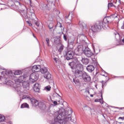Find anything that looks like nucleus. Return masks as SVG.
<instances>
[{
	"label": "nucleus",
	"mask_w": 124,
	"mask_h": 124,
	"mask_svg": "<svg viewBox=\"0 0 124 124\" xmlns=\"http://www.w3.org/2000/svg\"><path fill=\"white\" fill-rule=\"evenodd\" d=\"M113 22V16H108L105 17L102 21H99L96 23L94 26L91 27V31L93 32H96L99 31L101 30V27L102 28H105L106 27V24L107 23H112Z\"/></svg>",
	"instance_id": "obj_1"
},
{
	"label": "nucleus",
	"mask_w": 124,
	"mask_h": 124,
	"mask_svg": "<svg viewBox=\"0 0 124 124\" xmlns=\"http://www.w3.org/2000/svg\"><path fill=\"white\" fill-rule=\"evenodd\" d=\"M54 122L61 124H67L68 121H71V114L64 115L63 113L59 114L58 111L54 112Z\"/></svg>",
	"instance_id": "obj_2"
},
{
	"label": "nucleus",
	"mask_w": 124,
	"mask_h": 124,
	"mask_svg": "<svg viewBox=\"0 0 124 124\" xmlns=\"http://www.w3.org/2000/svg\"><path fill=\"white\" fill-rule=\"evenodd\" d=\"M38 79V74L36 73H32L30 77V80L32 83H34Z\"/></svg>",
	"instance_id": "obj_3"
},
{
	"label": "nucleus",
	"mask_w": 124,
	"mask_h": 124,
	"mask_svg": "<svg viewBox=\"0 0 124 124\" xmlns=\"http://www.w3.org/2000/svg\"><path fill=\"white\" fill-rule=\"evenodd\" d=\"M82 79L85 82H90L91 81V77L86 73L82 74Z\"/></svg>",
	"instance_id": "obj_4"
},
{
	"label": "nucleus",
	"mask_w": 124,
	"mask_h": 124,
	"mask_svg": "<svg viewBox=\"0 0 124 124\" xmlns=\"http://www.w3.org/2000/svg\"><path fill=\"white\" fill-rule=\"evenodd\" d=\"M73 56H74V53L72 51V50L68 51L66 54V58L68 60L73 59Z\"/></svg>",
	"instance_id": "obj_5"
},
{
	"label": "nucleus",
	"mask_w": 124,
	"mask_h": 124,
	"mask_svg": "<svg viewBox=\"0 0 124 124\" xmlns=\"http://www.w3.org/2000/svg\"><path fill=\"white\" fill-rule=\"evenodd\" d=\"M32 72H39L41 69V66L40 65H35L32 67Z\"/></svg>",
	"instance_id": "obj_6"
},
{
	"label": "nucleus",
	"mask_w": 124,
	"mask_h": 124,
	"mask_svg": "<svg viewBox=\"0 0 124 124\" xmlns=\"http://www.w3.org/2000/svg\"><path fill=\"white\" fill-rule=\"evenodd\" d=\"M84 54L86 57H88V58H91L92 56L93 55V52H92V50L90 49L89 48L88 49H86L84 51Z\"/></svg>",
	"instance_id": "obj_7"
},
{
	"label": "nucleus",
	"mask_w": 124,
	"mask_h": 124,
	"mask_svg": "<svg viewBox=\"0 0 124 124\" xmlns=\"http://www.w3.org/2000/svg\"><path fill=\"white\" fill-rule=\"evenodd\" d=\"M24 79H25V77L20 76L17 79L15 80L16 84L17 85H19L20 83H22V81H23Z\"/></svg>",
	"instance_id": "obj_8"
},
{
	"label": "nucleus",
	"mask_w": 124,
	"mask_h": 124,
	"mask_svg": "<svg viewBox=\"0 0 124 124\" xmlns=\"http://www.w3.org/2000/svg\"><path fill=\"white\" fill-rule=\"evenodd\" d=\"M83 75V72L82 71L77 69L75 72V76L76 77H81Z\"/></svg>",
	"instance_id": "obj_9"
},
{
	"label": "nucleus",
	"mask_w": 124,
	"mask_h": 124,
	"mask_svg": "<svg viewBox=\"0 0 124 124\" xmlns=\"http://www.w3.org/2000/svg\"><path fill=\"white\" fill-rule=\"evenodd\" d=\"M33 90L36 93H39V83H36L34 84Z\"/></svg>",
	"instance_id": "obj_10"
},
{
	"label": "nucleus",
	"mask_w": 124,
	"mask_h": 124,
	"mask_svg": "<svg viewBox=\"0 0 124 124\" xmlns=\"http://www.w3.org/2000/svg\"><path fill=\"white\" fill-rule=\"evenodd\" d=\"M86 69L89 71V72H93V71L94 70V66L92 65H89L87 66Z\"/></svg>",
	"instance_id": "obj_11"
},
{
	"label": "nucleus",
	"mask_w": 124,
	"mask_h": 124,
	"mask_svg": "<svg viewBox=\"0 0 124 124\" xmlns=\"http://www.w3.org/2000/svg\"><path fill=\"white\" fill-rule=\"evenodd\" d=\"M31 102L33 105V106H37L39 105V102L36 99H32L31 100Z\"/></svg>",
	"instance_id": "obj_12"
},
{
	"label": "nucleus",
	"mask_w": 124,
	"mask_h": 124,
	"mask_svg": "<svg viewBox=\"0 0 124 124\" xmlns=\"http://www.w3.org/2000/svg\"><path fill=\"white\" fill-rule=\"evenodd\" d=\"M39 107H40L41 109L44 110V109H46V105H45L44 102H40L39 104Z\"/></svg>",
	"instance_id": "obj_13"
},
{
	"label": "nucleus",
	"mask_w": 124,
	"mask_h": 124,
	"mask_svg": "<svg viewBox=\"0 0 124 124\" xmlns=\"http://www.w3.org/2000/svg\"><path fill=\"white\" fill-rule=\"evenodd\" d=\"M82 51L83 48H82V46H78V47L75 49V52H76V53H82Z\"/></svg>",
	"instance_id": "obj_14"
},
{
	"label": "nucleus",
	"mask_w": 124,
	"mask_h": 124,
	"mask_svg": "<svg viewBox=\"0 0 124 124\" xmlns=\"http://www.w3.org/2000/svg\"><path fill=\"white\" fill-rule=\"evenodd\" d=\"M69 65H70L72 69L74 68H76V66L77 65V62H70L69 63Z\"/></svg>",
	"instance_id": "obj_15"
},
{
	"label": "nucleus",
	"mask_w": 124,
	"mask_h": 124,
	"mask_svg": "<svg viewBox=\"0 0 124 124\" xmlns=\"http://www.w3.org/2000/svg\"><path fill=\"white\" fill-rule=\"evenodd\" d=\"M44 77L46 78V79H50L51 78V74L49 73V72H47L44 75Z\"/></svg>",
	"instance_id": "obj_16"
},
{
	"label": "nucleus",
	"mask_w": 124,
	"mask_h": 124,
	"mask_svg": "<svg viewBox=\"0 0 124 124\" xmlns=\"http://www.w3.org/2000/svg\"><path fill=\"white\" fill-rule=\"evenodd\" d=\"M76 68H78V69H82L83 68V65L80 63L79 62L77 61Z\"/></svg>",
	"instance_id": "obj_17"
},
{
	"label": "nucleus",
	"mask_w": 124,
	"mask_h": 124,
	"mask_svg": "<svg viewBox=\"0 0 124 124\" xmlns=\"http://www.w3.org/2000/svg\"><path fill=\"white\" fill-rule=\"evenodd\" d=\"M22 85L24 88H29L30 86V83L28 81H24L22 82Z\"/></svg>",
	"instance_id": "obj_18"
},
{
	"label": "nucleus",
	"mask_w": 124,
	"mask_h": 124,
	"mask_svg": "<svg viewBox=\"0 0 124 124\" xmlns=\"http://www.w3.org/2000/svg\"><path fill=\"white\" fill-rule=\"evenodd\" d=\"M40 71H41V73H43V74H45V73L48 72V69L46 67H44L40 69Z\"/></svg>",
	"instance_id": "obj_19"
},
{
	"label": "nucleus",
	"mask_w": 124,
	"mask_h": 124,
	"mask_svg": "<svg viewBox=\"0 0 124 124\" xmlns=\"http://www.w3.org/2000/svg\"><path fill=\"white\" fill-rule=\"evenodd\" d=\"M83 64H88L89 63V60L87 58H82L81 60Z\"/></svg>",
	"instance_id": "obj_20"
},
{
	"label": "nucleus",
	"mask_w": 124,
	"mask_h": 124,
	"mask_svg": "<svg viewBox=\"0 0 124 124\" xmlns=\"http://www.w3.org/2000/svg\"><path fill=\"white\" fill-rule=\"evenodd\" d=\"M21 108H30V107L29 106V104L25 103L21 105Z\"/></svg>",
	"instance_id": "obj_21"
},
{
	"label": "nucleus",
	"mask_w": 124,
	"mask_h": 124,
	"mask_svg": "<svg viewBox=\"0 0 124 124\" xmlns=\"http://www.w3.org/2000/svg\"><path fill=\"white\" fill-rule=\"evenodd\" d=\"M5 121V117L4 115L0 114V122H4Z\"/></svg>",
	"instance_id": "obj_22"
},
{
	"label": "nucleus",
	"mask_w": 124,
	"mask_h": 124,
	"mask_svg": "<svg viewBox=\"0 0 124 124\" xmlns=\"http://www.w3.org/2000/svg\"><path fill=\"white\" fill-rule=\"evenodd\" d=\"M44 91H46V92H50L51 91V86L49 85L46 86L44 88Z\"/></svg>",
	"instance_id": "obj_23"
},
{
	"label": "nucleus",
	"mask_w": 124,
	"mask_h": 124,
	"mask_svg": "<svg viewBox=\"0 0 124 124\" xmlns=\"http://www.w3.org/2000/svg\"><path fill=\"white\" fill-rule=\"evenodd\" d=\"M83 111H89L90 110L91 108H90V107H89L88 106H85L84 107H83V108H82Z\"/></svg>",
	"instance_id": "obj_24"
},
{
	"label": "nucleus",
	"mask_w": 124,
	"mask_h": 124,
	"mask_svg": "<svg viewBox=\"0 0 124 124\" xmlns=\"http://www.w3.org/2000/svg\"><path fill=\"white\" fill-rule=\"evenodd\" d=\"M31 99V97H30V96L27 95H24L22 96V99Z\"/></svg>",
	"instance_id": "obj_25"
},
{
	"label": "nucleus",
	"mask_w": 124,
	"mask_h": 124,
	"mask_svg": "<svg viewBox=\"0 0 124 124\" xmlns=\"http://www.w3.org/2000/svg\"><path fill=\"white\" fill-rule=\"evenodd\" d=\"M66 21L65 22L67 23V24H70L71 23V19H68V16H66Z\"/></svg>",
	"instance_id": "obj_26"
},
{
	"label": "nucleus",
	"mask_w": 124,
	"mask_h": 124,
	"mask_svg": "<svg viewBox=\"0 0 124 124\" xmlns=\"http://www.w3.org/2000/svg\"><path fill=\"white\" fill-rule=\"evenodd\" d=\"M101 99H99V102L101 103V104H103V97L102 96V93L101 95Z\"/></svg>",
	"instance_id": "obj_27"
},
{
	"label": "nucleus",
	"mask_w": 124,
	"mask_h": 124,
	"mask_svg": "<svg viewBox=\"0 0 124 124\" xmlns=\"http://www.w3.org/2000/svg\"><path fill=\"white\" fill-rule=\"evenodd\" d=\"M22 73V72L21 71H16L15 72V75H20Z\"/></svg>",
	"instance_id": "obj_28"
},
{
	"label": "nucleus",
	"mask_w": 124,
	"mask_h": 124,
	"mask_svg": "<svg viewBox=\"0 0 124 124\" xmlns=\"http://www.w3.org/2000/svg\"><path fill=\"white\" fill-rule=\"evenodd\" d=\"M62 50H63V45H62L59 49V52H60V53H61V52L62 51Z\"/></svg>",
	"instance_id": "obj_29"
},
{
	"label": "nucleus",
	"mask_w": 124,
	"mask_h": 124,
	"mask_svg": "<svg viewBox=\"0 0 124 124\" xmlns=\"http://www.w3.org/2000/svg\"><path fill=\"white\" fill-rule=\"evenodd\" d=\"M63 34H64L63 39L65 40V41H67V36L63 33Z\"/></svg>",
	"instance_id": "obj_30"
},
{
	"label": "nucleus",
	"mask_w": 124,
	"mask_h": 124,
	"mask_svg": "<svg viewBox=\"0 0 124 124\" xmlns=\"http://www.w3.org/2000/svg\"><path fill=\"white\" fill-rule=\"evenodd\" d=\"M59 102V103H58ZM53 104H54V105H58V104H60V101H58V102L57 101H54L53 102Z\"/></svg>",
	"instance_id": "obj_31"
},
{
	"label": "nucleus",
	"mask_w": 124,
	"mask_h": 124,
	"mask_svg": "<svg viewBox=\"0 0 124 124\" xmlns=\"http://www.w3.org/2000/svg\"><path fill=\"white\" fill-rule=\"evenodd\" d=\"M50 39L48 38H46V44L48 46H49V41Z\"/></svg>",
	"instance_id": "obj_32"
},
{
	"label": "nucleus",
	"mask_w": 124,
	"mask_h": 124,
	"mask_svg": "<svg viewBox=\"0 0 124 124\" xmlns=\"http://www.w3.org/2000/svg\"><path fill=\"white\" fill-rule=\"evenodd\" d=\"M114 4H113V3H109L108 5V7H112V6H113Z\"/></svg>",
	"instance_id": "obj_33"
},
{
	"label": "nucleus",
	"mask_w": 124,
	"mask_h": 124,
	"mask_svg": "<svg viewBox=\"0 0 124 124\" xmlns=\"http://www.w3.org/2000/svg\"><path fill=\"white\" fill-rule=\"evenodd\" d=\"M73 82H74V83H75L76 84H78V83H79V80H76V79H73Z\"/></svg>",
	"instance_id": "obj_34"
},
{
	"label": "nucleus",
	"mask_w": 124,
	"mask_h": 124,
	"mask_svg": "<svg viewBox=\"0 0 124 124\" xmlns=\"http://www.w3.org/2000/svg\"><path fill=\"white\" fill-rule=\"evenodd\" d=\"M27 23H28V24L29 25V26H30V27H31L32 26V24L31 23V21H27Z\"/></svg>",
	"instance_id": "obj_35"
},
{
	"label": "nucleus",
	"mask_w": 124,
	"mask_h": 124,
	"mask_svg": "<svg viewBox=\"0 0 124 124\" xmlns=\"http://www.w3.org/2000/svg\"><path fill=\"white\" fill-rule=\"evenodd\" d=\"M49 29H53V24H50L48 25Z\"/></svg>",
	"instance_id": "obj_36"
},
{
	"label": "nucleus",
	"mask_w": 124,
	"mask_h": 124,
	"mask_svg": "<svg viewBox=\"0 0 124 124\" xmlns=\"http://www.w3.org/2000/svg\"><path fill=\"white\" fill-rule=\"evenodd\" d=\"M58 60H59V59H58V58H54V60L55 61V62H58Z\"/></svg>",
	"instance_id": "obj_37"
},
{
	"label": "nucleus",
	"mask_w": 124,
	"mask_h": 124,
	"mask_svg": "<svg viewBox=\"0 0 124 124\" xmlns=\"http://www.w3.org/2000/svg\"><path fill=\"white\" fill-rule=\"evenodd\" d=\"M35 25L37 26V27H39V23L38 22H35Z\"/></svg>",
	"instance_id": "obj_38"
},
{
	"label": "nucleus",
	"mask_w": 124,
	"mask_h": 124,
	"mask_svg": "<svg viewBox=\"0 0 124 124\" xmlns=\"http://www.w3.org/2000/svg\"><path fill=\"white\" fill-rule=\"evenodd\" d=\"M70 46H72V47H71V48L72 49V48H73V45H71V44H69V45H68L69 48H70Z\"/></svg>",
	"instance_id": "obj_39"
},
{
	"label": "nucleus",
	"mask_w": 124,
	"mask_h": 124,
	"mask_svg": "<svg viewBox=\"0 0 124 124\" xmlns=\"http://www.w3.org/2000/svg\"><path fill=\"white\" fill-rule=\"evenodd\" d=\"M95 102H99V99H95Z\"/></svg>",
	"instance_id": "obj_40"
},
{
	"label": "nucleus",
	"mask_w": 124,
	"mask_h": 124,
	"mask_svg": "<svg viewBox=\"0 0 124 124\" xmlns=\"http://www.w3.org/2000/svg\"><path fill=\"white\" fill-rule=\"evenodd\" d=\"M116 35V37H120V34L119 33H117L116 34H115Z\"/></svg>",
	"instance_id": "obj_41"
},
{
	"label": "nucleus",
	"mask_w": 124,
	"mask_h": 124,
	"mask_svg": "<svg viewBox=\"0 0 124 124\" xmlns=\"http://www.w3.org/2000/svg\"><path fill=\"white\" fill-rule=\"evenodd\" d=\"M119 119H120V120H124V117H120L119 118Z\"/></svg>",
	"instance_id": "obj_42"
},
{
	"label": "nucleus",
	"mask_w": 124,
	"mask_h": 124,
	"mask_svg": "<svg viewBox=\"0 0 124 124\" xmlns=\"http://www.w3.org/2000/svg\"><path fill=\"white\" fill-rule=\"evenodd\" d=\"M103 82H104V81H101V83H102V87H103V86H104V84H103Z\"/></svg>",
	"instance_id": "obj_43"
},
{
	"label": "nucleus",
	"mask_w": 124,
	"mask_h": 124,
	"mask_svg": "<svg viewBox=\"0 0 124 124\" xmlns=\"http://www.w3.org/2000/svg\"><path fill=\"white\" fill-rule=\"evenodd\" d=\"M86 93H89V94H90V91H86Z\"/></svg>",
	"instance_id": "obj_44"
},
{
	"label": "nucleus",
	"mask_w": 124,
	"mask_h": 124,
	"mask_svg": "<svg viewBox=\"0 0 124 124\" xmlns=\"http://www.w3.org/2000/svg\"><path fill=\"white\" fill-rule=\"evenodd\" d=\"M59 24L60 25V28H62V24H61L60 23H59Z\"/></svg>",
	"instance_id": "obj_45"
},
{
	"label": "nucleus",
	"mask_w": 124,
	"mask_h": 124,
	"mask_svg": "<svg viewBox=\"0 0 124 124\" xmlns=\"http://www.w3.org/2000/svg\"><path fill=\"white\" fill-rule=\"evenodd\" d=\"M90 95H91V97H93V95L91 94Z\"/></svg>",
	"instance_id": "obj_46"
},
{
	"label": "nucleus",
	"mask_w": 124,
	"mask_h": 124,
	"mask_svg": "<svg viewBox=\"0 0 124 124\" xmlns=\"http://www.w3.org/2000/svg\"><path fill=\"white\" fill-rule=\"evenodd\" d=\"M122 42H123L124 43V38L123 39H122Z\"/></svg>",
	"instance_id": "obj_47"
},
{
	"label": "nucleus",
	"mask_w": 124,
	"mask_h": 124,
	"mask_svg": "<svg viewBox=\"0 0 124 124\" xmlns=\"http://www.w3.org/2000/svg\"><path fill=\"white\" fill-rule=\"evenodd\" d=\"M9 124H12V122H9Z\"/></svg>",
	"instance_id": "obj_48"
},
{
	"label": "nucleus",
	"mask_w": 124,
	"mask_h": 124,
	"mask_svg": "<svg viewBox=\"0 0 124 124\" xmlns=\"http://www.w3.org/2000/svg\"><path fill=\"white\" fill-rule=\"evenodd\" d=\"M30 3H31V0H30Z\"/></svg>",
	"instance_id": "obj_49"
},
{
	"label": "nucleus",
	"mask_w": 124,
	"mask_h": 124,
	"mask_svg": "<svg viewBox=\"0 0 124 124\" xmlns=\"http://www.w3.org/2000/svg\"><path fill=\"white\" fill-rule=\"evenodd\" d=\"M33 36L35 38V36H34V34H33Z\"/></svg>",
	"instance_id": "obj_50"
},
{
	"label": "nucleus",
	"mask_w": 124,
	"mask_h": 124,
	"mask_svg": "<svg viewBox=\"0 0 124 124\" xmlns=\"http://www.w3.org/2000/svg\"><path fill=\"white\" fill-rule=\"evenodd\" d=\"M103 76H105L104 75H103Z\"/></svg>",
	"instance_id": "obj_51"
}]
</instances>
